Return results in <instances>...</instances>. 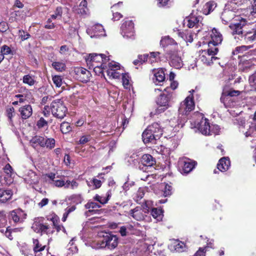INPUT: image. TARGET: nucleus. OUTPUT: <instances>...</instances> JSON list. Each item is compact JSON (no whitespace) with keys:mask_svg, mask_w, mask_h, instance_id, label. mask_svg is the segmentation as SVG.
<instances>
[{"mask_svg":"<svg viewBox=\"0 0 256 256\" xmlns=\"http://www.w3.org/2000/svg\"><path fill=\"white\" fill-rule=\"evenodd\" d=\"M163 134V129L158 122H154L149 125L142 134V138L144 144H155Z\"/></svg>","mask_w":256,"mask_h":256,"instance_id":"obj_1","label":"nucleus"},{"mask_svg":"<svg viewBox=\"0 0 256 256\" xmlns=\"http://www.w3.org/2000/svg\"><path fill=\"white\" fill-rule=\"evenodd\" d=\"M172 97V92H170V88L167 86L156 98V103L158 106V108L156 110V113H161L170 108Z\"/></svg>","mask_w":256,"mask_h":256,"instance_id":"obj_2","label":"nucleus"},{"mask_svg":"<svg viewBox=\"0 0 256 256\" xmlns=\"http://www.w3.org/2000/svg\"><path fill=\"white\" fill-rule=\"evenodd\" d=\"M100 236L102 238V239L98 241L101 248H106L108 250H112L117 247L118 238L116 235L102 232L100 234Z\"/></svg>","mask_w":256,"mask_h":256,"instance_id":"obj_3","label":"nucleus"},{"mask_svg":"<svg viewBox=\"0 0 256 256\" xmlns=\"http://www.w3.org/2000/svg\"><path fill=\"white\" fill-rule=\"evenodd\" d=\"M50 110L53 116L59 119L64 118L68 112L67 108L60 99H56L52 102Z\"/></svg>","mask_w":256,"mask_h":256,"instance_id":"obj_4","label":"nucleus"},{"mask_svg":"<svg viewBox=\"0 0 256 256\" xmlns=\"http://www.w3.org/2000/svg\"><path fill=\"white\" fill-rule=\"evenodd\" d=\"M110 60L109 56H106V54H90L86 58V62L88 66H89L90 68V66L94 64L100 65L102 64V66H106V63Z\"/></svg>","mask_w":256,"mask_h":256,"instance_id":"obj_5","label":"nucleus"},{"mask_svg":"<svg viewBox=\"0 0 256 256\" xmlns=\"http://www.w3.org/2000/svg\"><path fill=\"white\" fill-rule=\"evenodd\" d=\"M32 228L36 233L48 234L52 232H50V224L44 222V218L42 217L36 218Z\"/></svg>","mask_w":256,"mask_h":256,"instance_id":"obj_6","label":"nucleus"},{"mask_svg":"<svg viewBox=\"0 0 256 256\" xmlns=\"http://www.w3.org/2000/svg\"><path fill=\"white\" fill-rule=\"evenodd\" d=\"M8 216L10 222L12 220L15 224H18L24 222L26 218L27 214L21 208H16L10 212Z\"/></svg>","mask_w":256,"mask_h":256,"instance_id":"obj_7","label":"nucleus"},{"mask_svg":"<svg viewBox=\"0 0 256 256\" xmlns=\"http://www.w3.org/2000/svg\"><path fill=\"white\" fill-rule=\"evenodd\" d=\"M156 164V160L152 155L144 154L140 158L139 168L144 172L149 171L148 169Z\"/></svg>","mask_w":256,"mask_h":256,"instance_id":"obj_8","label":"nucleus"},{"mask_svg":"<svg viewBox=\"0 0 256 256\" xmlns=\"http://www.w3.org/2000/svg\"><path fill=\"white\" fill-rule=\"evenodd\" d=\"M73 74L76 79L83 83L90 81L91 76L90 72L82 67L75 68Z\"/></svg>","mask_w":256,"mask_h":256,"instance_id":"obj_9","label":"nucleus"},{"mask_svg":"<svg viewBox=\"0 0 256 256\" xmlns=\"http://www.w3.org/2000/svg\"><path fill=\"white\" fill-rule=\"evenodd\" d=\"M246 19L240 18L236 22L230 24L229 28L232 30V35H240L241 38H244L242 28L246 24Z\"/></svg>","mask_w":256,"mask_h":256,"instance_id":"obj_10","label":"nucleus"},{"mask_svg":"<svg viewBox=\"0 0 256 256\" xmlns=\"http://www.w3.org/2000/svg\"><path fill=\"white\" fill-rule=\"evenodd\" d=\"M122 34L124 37L131 38L134 36V24L132 20H126L121 26Z\"/></svg>","mask_w":256,"mask_h":256,"instance_id":"obj_11","label":"nucleus"},{"mask_svg":"<svg viewBox=\"0 0 256 256\" xmlns=\"http://www.w3.org/2000/svg\"><path fill=\"white\" fill-rule=\"evenodd\" d=\"M196 164V162L188 158L180 162V171L182 174H188L194 168Z\"/></svg>","mask_w":256,"mask_h":256,"instance_id":"obj_12","label":"nucleus"},{"mask_svg":"<svg viewBox=\"0 0 256 256\" xmlns=\"http://www.w3.org/2000/svg\"><path fill=\"white\" fill-rule=\"evenodd\" d=\"M168 55L170 59V64L172 66L178 69L182 66V60L177 51H169Z\"/></svg>","mask_w":256,"mask_h":256,"instance_id":"obj_13","label":"nucleus"},{"mask_svg":"<svg viewBox=\"0 0 256 256\" xmlns=\"http://www.w3.org/2000/svg\"><path fill=\"white\" fill-rule=\"evenodd\" d=\"M195 104L192 94L188 96L185 100L181 103L180 110H184L185 114L190 112L194 109Z\"/></svg>","mask_w":256,"mask_h":256,"instance_id":"obj_14","label":"nucleus"},{"mask_svg":"<svg viewBox=\"0 0 256 256\" xmlns=\"http://www.w3.org/2000/svg\"><path fill=\"white\" fill-rule=\"evenodd\" d=\"M210 126L209 120L206 118H202L198 124V128L203 134L210 135Z\"/></svg>","mask_w":256,"mask_h":256,"instance_id":"obj_15","label":"nucleus"},{"mask_svg":"<svg viewBox=\"0 0 256 256\" xmlns=\"http://www.w3.org/2000/svg\"><path fill=\"white\" fill-rule=\"evenodd\" d=\"M122 4V2H120L112 6L111 10L113 15L112 20L114 21L118 20L122 18V15L120 12Z\"/></svg>","mask_w":256,"mask_h":256,"instance_id":"obj_16","label":"nucleus"},{"mask_svg":"<svg viewBox=\"0 0 256 256\" xmlns=\"http://www.w3.org/2000/svg\"><path fill=\"white\" fill-rule=\"evenodd\" d=\"M22 120H25L30 118L32 114V108L30 104H26L18 109Z\"/></svg>","mask_w":256,"mask_h":256,"instance_id":"obj_17","label":"nucleus"},{"mask_svg":"<svg viewBox=\"0 0 256 256\" xmlns=\"http://www.w3.org/2000/svg\"><path fill=\"white\" fill-rule=\"evenodd\" d=\"M211 40L210 41L216 45H219L222 41L223 37L222 34L216 28H212L210 34Z\"/></svg>","mask_w":256,"mask_h":256,"instance_id":"obj_18","label":"nucleus"},{"mask_svg":"<svg viewBox=\"0 0 256 256\" xmlns=\"http://www.w3.org/2000/svg\"><path fill=\"white\" fill-rule=\"evenodd\" d=\"M230 166V161L228 157L221 158L217 164L218 169L222 172H224L228 170Z\"/></svg>","mask_w":256,"mask_h":256,"instance_id":"obj_19","label":"nucleus"},{"mask_svg":"<svg viewBox=\"0 0 256 256\" xmlns=\"http://www.w3.org/2000/svg\"><path fill=\"white\" fill-rule=\"evenodd\" d=\"M12 194L13 193L11 190L0 188V202H6L12 198Z\"/></svg>","mask_w":256,"mask_h":256,"instance_id":"obj_20","label":"nucleus"},{"mask_svg":"<svg viewBox=\"0 0 256 256\" xmlns=\"http://www.w3.org/2000/svg\"><path fill=\"white\" fill-rule=\"evenodd\" d=\"M244 39L246 42L256 40V24L250 30L245 32L244 35Z\"/></svg>","mask_w":256,"mask_h":256,"instance_id":"obj_21","label":"nucleus"},{"mask_svg":"<svg viewBox=\"0 0 256 256\" xmlns=\"http://www.w3.org/2000/svg\"><path fill=\"white\" fill-rule=\"evenodd\" d=\"M45 137L36 135L33 136L30 140V144L34 147L39 146L44 148Z\"/></svg>","mask_w":256,"mask_h":256,"instance_id":"obj_22","label":"nucleus"},{"mask_svg":"<svg viewBox=\"0 0 256 256\" xmlns=\"http://www.w3.org/2000/svg\"><path fill=\"white\" fill-rule=\"evenodd\" d=\"M186 20L187 21V26L189 28H192L194 26L198 27L200 22V18L194 14H190L186 17Z\"/></svg>","mask_w":256,"mask_h":256,"instance_id":"obj_23","label":"nucleus"},{"mask_svg":"<svg viewBox=\"0 0 256 256\" xmlns=\"http://www.w3.org/2000/svg\"><path fill=\"white\" fill-rule=\"evenodd\" d=\"M234 12L230 10H224L221 14V19L223 23L228 24L234 18Z\"/></svg>","mask_w":256,"mask_h":256,"instance_id":"obj_24","label":"nucleus"},{"mask_svg":"<svg viewBox=\"0 0 256 256\" xmlns=\"http://www.w3.org/2000/svg\"><path fill=\"white\" fill-rule=\"evenodd\" d=\"M101 207V206L96 202H88L85 205L84 208L88 210L86 212L91 214H96L99 211L97 208H99Z\"/></svg>","mask_w":256,"mask_h":256,"instance_id":"obj_25","label":"nucleus"},{"mask_svg":"<svg viewBox=\"0 0 256 256\" xmlns=\"http://www.w3.org/2000/svg\"><path fill=\"white\" fill-rule=\"evenodd\" d=\"M218 45L215 44L214 43H212L210 42H208V48L207 50H202V53L205 54H208L210 56H214L218 52V48L216 47Z\"/></svg>","mask_w":256,"mask_h":256,"instance_id":"obj_26","label":"nucleus"},{"mask_svg":"<svg viewBox=\"0 0 256 256\" xmlns=\"http://www.w3.org/2000/svg\"><path fill=\"white\" fill-rule=\"evenodd\" d=\"M155 81L154 82L156 84H158L160 82H164L166 79L164 70L162 68L158 70L154 74Z\"/></svg>","mask_w":256,"mask_h":256,"instance_id":"obj_27","label":"nucleus"},{"mask_svg":"<svg viewBox=\"0 0 256 256\" xmlns=\"http://www.w3.org/2000/svg\"><path fill=\"white\" fill-rule=\"evenodd\" d=\"M216 6V4L214 1L206 2L203 8V13L206 15L210 14Z\"/></svg>","mask_w":256,"mask_h":256,"instance_id":"obj_28","label":"nucleus"},{"mask_svg":"<svg viewBox=\"0 0 256 256\" xmlns=\"http://www.w3.org/2000/svg\"><path fill=\"white\" fill-rule=\"evenodd\" d=\"M130 214L134 218L137 220H140L142 219L143 216L141 211V208L140 207H136L134 208L131 210L130 212Z\"/></svg>","mask_w":256,"mask_h":256,"instance_id":"obj_29","label":"nucleus"},{"mask_svg":"<svg viewBox=\"0 0 256 256\" xmlns=\"http://www.w3.org/2000/svg\"><path fill=\"white\" fill-rule=\"evenodd\" d=\"M106 195V198H102V196L96 194L94 197V200L102 204H104L108 202V201L109 200L112 196L111 190H108L107 192Z\"/></svg>","mask_w":256,"mask_h":256,"instance_id":"obj_30","label":"nucleus"},{"mask_svg":"<svg viewBox=\"0 0 256 256\" xmlns=\"http://www.w3.org/2000/svg\"><path fill=\"white\" fill-rule=\"evenodd\" d=\"M160 45L162 47L164 48L169 45L177 46V43L174 40L169 36H166L162 38L160 42Z\"/></svg>","mask_w":256,"mask_h":256,"instance_id":"obj_31","label":"nucleus"},{"mask_svg":"<svg viewBox=\"0 0 256 256\" xmlns=\"http://www.w3.org/2000/svg\"><path fill=\"white\" fill-rule=\"evenodd\" d=\"M39 176L34 171L28 172L26 180L30 184H37L39 182Z\"/></svg>","mask_w":256,"mask_h":256,"instance_id":"obj_32","label":"nucleus"},{"mask_svg":"<svg viewBox=\"0 0 256 256\" xmlns=\"http://www.w3.org/2000/svg\"><path fill=\"white\" fill-rule=\"evenodd\" d=\"M100 64H92V66H90V68H93L94 72L98 76H100V74L102 76H104V72L105 70H106L107 68V64H106V66H104Z\"/></svg>","mask_w":256,"mask_h":256,"instance_id":"obj_33","label":"nucleus"},{"mask_svg":"<svg viewBox=\"0 0 256 256\" xmlns=\"http://www.w3.org/2000/svg\"><path fill=\"white\" fill-rule=\"evenodd\" d=\"M164 211L161 208H153L152 209L150 214L152 216L160 220H162Z\"/></svg>","mask_w":256,"mask_h":256,"instance_id":"obj_34","label":"nucleus"},{"mask_svg":"<svg viewBox=\"0 0 256 256\" xmlns=\"http://www.w3.org/2000/svg\"><path fill=\"white\" fill-rule=\"evenodd\" d=\"M22 82L29 86H34L36 82L34 80V76L30 74L24 75L22 78Z\"/></svg>","mask_w":256,"mask_h":256,"instance_id":"obj_35","label":"nucleus"},{"mask_svg":"<svg viewBox=\"0 0 256 256\" xmlns=\"http://www.w3.org/2000/svg\"><path fill=\"white\" fill-rule=\"evenodd\" d=\"M33 250L35 254H36L38 252L43 251L46 246H42L41 244H40L39 240L38 239H33Z\"/></svg>","mask_w":256,"mask_h":256,"instance_id":"obj_36","label":"nucleus"},{"mask_svg":"<svg viewBox=\"0 0 256 256\" xmlns=\"http://www.w3.org/2000/svg\"><path fill=\"white\" fill-rule=\"evenodd\" d=\"M250 90L249 92H256V72L252 74L248 79Z\"/></svg>","mask_w":256,"mask_h":256,"instance_id":"obj_37","label":"nucleus"},{"mask_svg":"<svg viewBox=\"0 0 256 256\" xmlns=\"http://www.w3.org/2000/svg\"><path fill=\"white\" fill-rule=\"evenodd\" d=\"M56 146V140L52 138L45 136L44 148L48 150H52Z\"/></svg>","mask_w":256,"mask_h":256,"instance_id":"obj_38","label":"nucleus"},{"mask_svg":"<svg viewBox=\"0 0 256 256\" xmlns=\"http://www.w3.org/2000/svg\"><path fill=\"white\" fill-rule=\"evenodd\" d=\"M52 66L58 72H62L66 68V64L60 62H54L52 63Z\"/></svg>","mask_w":256,"mask_h":256,"instance_id":"obj_39","label":"nucleus"},{"mask_svg":"<svg viewBox=\"0 0 256 256\" xmlns=\"http://www.w3.org/2000/svg\"><path fill=\"white\" fill-rule=\"evenodd\" d=\"M60 130L62 134H68L72 130L70 124L68 122H64L60 124Z\"/></svg>","mask_w":256,"mask_h":256,"instance_id":"obj_40","label":"nucleus"},{"mask_svg":"<svg viewBox=\"0 0 256 256\" xmlns=\"http://www.w3.org/2000/svg\"><path fill=\"white\" fill-rule=\"evenodd\" d=\"M200 58L204 64L208 66H210L211 64H213V62H212V59H210V56L208 54L202 53V54L200 56Z\"/></svg>","mask_w":256,"mask_h":256,"instance_id":"obj_41","label":"nucleus"},{"mask_svg":"<svg viewBox=\"0 0 256 256\" xmlns=\"http://www.w3.org/2000/svg\"><path fill=\"white\" fill-rule=\"evenodd\" d=\"M130 78L128 74L124 73L122 76V84L124 88L128 89L130 88Z\"/></svg>","mask_w":256,"mask_h":256,"instance_id":"obj_42","label":"nucleus"},{"mask_svg":"<svg viewBox=\"0 0 256 256\" xmlns=\"http://www.w3.org/2000/svg\"><path fill=\"white\" fill-rule=\"evenodd\" d=\"M160 53L158 52H150V56H148V60L150 64H152L154 62H156L158 59L160 58Z\"/></svg>","mask_w":256,"mask_h":256,"instance_id":"obj_43","label":"nucleus"},{"mask_svg":"<svg viewBox=\"0 0 256 256\" xmlns=\"http://www.w3.org/2000/svg\"><path fill=\"white\" fill-rule=\"evenodd\" d=\"M175 250L178 252H182L187 250L186 244L182 242H178L174 246Z\"/></svg>","mask_w":256,"mask_h":256,"instance_id":"obj_44","label":"nucleus"},{"mask_svg":"<svg viewBox=\"0 0 256 256\" xmlns=\"http://www.w3.org/2000/svg\"><path fill=\"white\" fill-rule=\"evenodd\" d=\"M6 115L10 122H12V118L15 115L14 108L12 106L8 107L6 109Z\"/></svg>","mask_w":256,"mask_h":256,"instance_id":"obj_45","label":"nucleus"},{"mask_svg":"<svg viewBox=\"0 0 256 256\" xmlns=\"http://www.w3.org/2000/svg\"><path fill=\"white\" fill-rule=\"evenodd\" d=\"M4 56V55H8V54H12L13 55V52L11 48L8 46L4 44L0 48V51Z\"/></svg>","mask_w":256,"mask_h":256,"instance_id":"obj_46","label":"nucleus"},{"mask_svg":"<svg viewBox=\"0 0 256 256\" xmlns=\"http://www.w3.org/2000/svg\"><path fill=\"white\" fill-rule=\"evenodd\" d=\"M173 0H158L157 6L159 8H163L164 6L170 7V5Z\"/></svg>","mask_w":256,"mask_h":256,"instance_id":"obj_47","label":"nucleus"},{"mask_svg":"<svg viewBox=\"0 0 256 256\" xmlns=\"http://www.w3.org/2000/svg\"><path fill=\"white\" fill-rule=\"evenodd\" d=\"M52 80L56 87L61 86L62 83V78L60 76H52Z\"/></svg>","mask_w":256,"mask_h":256,"instance_id":"obj_48","label":"nucleus"},{"mask_svg":"<svg viewBox=\"0 0 256 256\" xmlns=\"http://www.w3.org/2000/svg\"><path fill=\"white\" fill-rule=\"evenodd\" d=\"M93 30L96 35H102V33L104 32V29L101 24L95 25Z\"/></svg>","mask_w":256,"mask_h":256,"instance_id":"obj_49","label":"nucleus"},{"mask_svg":"<svg viewBox=\"0 0 256 256\" xmlns=\"http://www.w3.org/2000/svg\"><path fill=\"white\" fill-rule=\"evenodd\" d=\"M106 72L108 76L110 78H118L120 76V73L117 72L116 70H106Z\"/></svg>","mask_w":256,"mask_h":256,"instance_id":"obj_50","label":"nucleus"},{"mask_svg":"<svg viewBox=\"0 0 256 256\" xmlns=\"http://www.w3.org/2000/svg\"><path fill=\"white\" fill-rule=\"evenodd\" d=\"M71 199L74 202H76V204H80L84 200V198L80 194H72L71 196Z\"/></svg>","mask_w":256,"mask_h":256,"instance_id":"obj_51","label":"nucleus"},{"mask_svg":"<svg viewBox=\"0 0 256 256\" xmlns=\"http://www.w3.org/2000/svg\"><path fill=\"white\" fill-rule=\"evenodd\" d=\"M220 128L216 124H212L210 128V135L218 134L220 132Z\"/></svg>","mask_w":256,"mask_h":256,"instance_id":"obj_52","label":"nucleus"},{"mask_svg":"<svg viewBox=\"0 0 256 256\" xmlns=\"http://www.w3.org/2000/svg\"><path fill=\"white\" fill-rule=\"evenodd\" d=\"M4 171L8 176H12L13 174V169L10 164H7L4 168Z\"/></svg>","mask_w":256,"mask_h":256,"instance_id":"obj_53","label":"nucleus"},{"mask_svg":"<svg viewBox=\"0 0 256 256\" xmlns=\"http://www.w3.org/2000/svg\"><path fill=\"white\" fill-rule=\"evenodd\" d=\"M90 182L92 184L94 189H98L100 188L102 185V181L96 178H92Z\"/></svg>","mask_w":256,"mask_h":256,"instance_id":"obj_54","label":"nucleus"},{"mask_svg":"<svg viewBox=\"0 0 256 256\" xmlns=\"http://www.w3.org/2000/svg\"><path fill=\"white\" fill-rule=\"evenodd\" d=\"M172 188L170 185L168 184H166L165 185L164 190L163 191L164 196H168L171 195L172 194Z\"/></svg>","mask_w":256,"mask_h":256,"instance_id":"obj_55","label":"nucleus"},{"mask_svg":"<svg viewBox=\"0 0 256 256\" xmlns=\"http://www.w3.org/2000/svg\"><path fill=\"white\" fill-rule=\"evenodd\" d=\"M48 122L44 118L41 117L36 122V126L38 128H41L45 126H48Z\"/></svg>","mask_w":256,"mask_h":256,"instance_id":"obj_56","label":"nucleus"},{"mask_svg":"<svg viewBox=\"0 0 256 256\" xmlns=\"http://www.w3.org/2000/svg\"><path fill=\"white\" fill-rule=\"evenodd\" d=\"M113 62H107V68L106 70H118L120 68V66L118 64L114 63L112 64Z\"/></svg>","mask_w":256,"mask_h":256,"instance_id":"obj_57","label":"nucleus"},{"mask_svg":"<svg viewBox=\"0 0 256 256\" xmlns=\"http://www.w3.org/2000/svg\"><path fill=\"white\" fill-rule=\"evenodd\" d=\"M132 228V226H130L128 228L126 226H122L120 228L119 232L122 236H126L128 234V229L130 230Z\"/></svg>","mask_w":256,"mask_h":256,"instance_id":"obj_58","label":"nucleus"},{"mask_svg":"<svg viewBox=\"0 0 256 256\" xmlns=\"http://www.w3.org/2000/svg\"><path fill=\"white\" fill-rule=\"evenodd\" d=\"M144 190L142 188H139L136 194V200L138 202L144 196Z\"/></svg>","mask_w":256,"mask_h":256,"instance_id":"obj_59","label":"nucleus"},{"mask_svg":"<svg viewBox=\"0 0 256 256\" xmlns=\"http://www.w3.org/2000/svg\"><path fill=\"white\" fill-rule=\"evenodd\" d=\"M226 92V94L230 97H232L234 96H238L240 94V92L239 90H234L230 89L228 90H225Z\"/></svg>","mask_w":256,"mask_h":256,"instance_id":"obj_60","label":"nucleus"},{"mask_svg":"<svg viewBox=\"0 0 256 256\" xmlns=\"http://www.w3.org/2000/svg\"><path fill=\"white\" fill-rule=\"evenodd\" d=\"M206 247L200 248L193 256H206Z\"/></svg>","mask_w":256,"mask_h":256,"instance_id":"obj_61","label":"nucleus"},{"mask_svg":"<svg viewBox=\"0 0 256 256\" xmlns=\"http://www.w3.org/2000/svg\"><path fill=\"white\" fill-rule=\"evenodd\" d=\"M148 54H140L138 56V58L140 62V64H143L146 62L148 61Z\"/></svg>","mask_w":256,"mask_h":256,"instance_id":"obj_62","label":"nucleus"},{"mask_svg":"<svg viewBox=\"0 0 256 256\" xmlns=\"http://www.w3.org/2000/svg\"><path fill=\"white\" fill-rule=\"evenodd\" d=\"M62 14V8L61 7H58L55 11V14H52L51 17L53 19H56L58 16H61Z\"/></svg>","mask_w":256,"mask_h":256,"instance_id":"obj_63","label":"nucleus"},{"mask_svg":"<svg viewBox=\"0 0 256 256\" xmlns=\"http://www.w3.org/2000/svg\"><path fill=\"white\" fill-rule=\"evenodd\" d=\"M9 28L8 24L6 22H0V32H6Z\"/></svg>","mask_w":256,"mask_h":256,"instance_id":"obj_64","label":"nucleus"}]
</instances>
